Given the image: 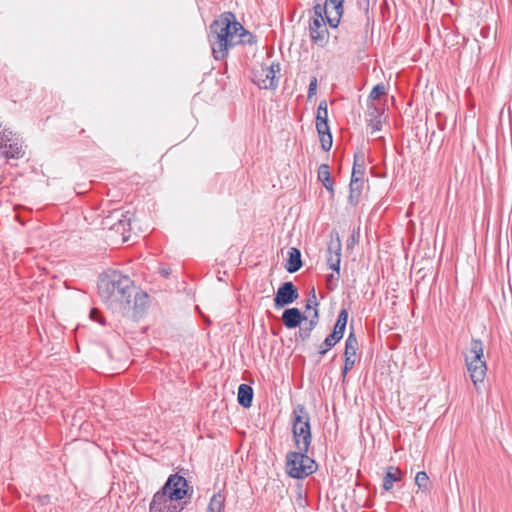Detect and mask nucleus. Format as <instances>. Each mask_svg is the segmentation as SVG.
Wrapping results in <instances>:
<instances>
[{
	"label": "nucleus",
	"instance_id": "f257e3e1",
	"mask_svg": "<svg viewBox=\"0 0 512 512\" xmlns=\"http://www.w3.org/2000/svg\"><path fill=\"white\" fill-rule=\"evenodd\" d=\"M97 288L101 301L113 314L138 321L148 309V294L137 291L133 280L120 271L100 274Z\"/></svg>",
	"mask_w": 512,
	"mask_h": 512
},
{
	"label": "nucleus",
	"instance_id": "f03ea898",
	"mask_svg": "<svg viewBox=\"0 0 512 512\" xmlns=\"http://www.w3.org/2000/svg\"><path fill=\"white\" fill-rule=\"evenodd\" d=\"M209 42L214 59L222 61L231 50L255 44L256 36L237 21L234 13L225 12L210 24Z\"/></svg>",
	"mask_w": 512,
	"mask_h": 512
},
{
	"label": "nucleus",
	"instance_id": "7ed1b4c3",
	"mask_svg": "<svg viewBox=\"0 0 512 512\" xmlns=\"http://www.w3.org/2000/svg\"><path fill=\"white\" fill-rule=\"evenodd\" d=\"M291 421L295 447H310L312 442L310 414L303 404H297L294 406L291 414Z\"/></svg>",
	"mask_w": 512,
	"mask_h": 512
},
{
	"label": "nucleus",
	"instance_id": "20e7f679",
	"mask_svg": "<svg viewBox=\"0 0 512 512\" xmlns=\"http://www.w3.org/2000/svg\"><path fill=\"white\" fill-rule=\"evenodd\" d=\"M330 29L332 37L344 49L357 47L364 38L361 24L356 21L343 19L337 26L330 27Z\"/></svg>",
	"mask_w": 512,
	"mask_h": 512
},
{
	"label": "nucleus",
	"instance_id": "39448f33",
	"mask_svg": "<svg viewBox=\"0 0 512 512\" xmlns=\"http://www.w3.org/2000/svg\"><path fill=\"white\" fill-rule=\"evenodd\" d=\"M313 10L315 17L310 21L309 35L313 42L323 46L327 43L329 37H332V30H328L325 22V7H321V4H316Z\"/></svg>",
	"mask_w": 512,
	"mask_h": 512
},
{
	"label": "nucleus",
	"instance_id": "423d86ee",
	"mask_svg": "<svg viewBox=\"0 0 512 512\" xmlns=\"http://www.w3.org/2000/svg\"><path fill=\"white\" fill-rule=\"evenodd\" d=\"M316 130L323 151H330L333 144V137L328 121V104L326 100L319 102L315 120Z\"/></svg>",
	"mask_w": 512,
	"mask_h": 512
},
{
	"label": "nucleus",
	"instance_id": "0eeeda50",
	"mask_svg": "<svg viewBox=\"0 0 512 512\" xmlns=\"http://www.w3.org/2000/svg\"><path fill=\"white\" fill-rule=\"evenodd\" d=\"M157 492L168 494L171 500H183L186 496H191L193 489L189 486L185 477L175 473L169 475L164 485Z\"/></svg>",
	"mask_w": 512,
	"mask_h": 512
},
{
	"label": "nucleus",
	"instance_id": "6e6552de",
	"mask_svg": "<svg viewBox=\"0 0 512 512\" xmlns=\"http://www.w3.org/2000/svg\"><path fill=\"white\" fill-rule=\"evenodd\" d=\"M102 225L103 228L120 234L125 242L128 240L126 233L130 231L131 217L129 212L124 213L120 209H115L103 218Z\"/></svg>",
	"mask_w": 512,
	"mask_h": 512
},
{
	"label": "nucleus",
	"instance_id": "1a4fd4ad",
	"mask_svg": "<svg viewBox=\"0 0 512 512\" xmlns=\"http://www.w3.org/2000/svg\"><path fill=\"white\" fill-rule=\"evenodd\" d=\"M279 72L280 66H254L251 79L260 89L275 90L279 79L276 74Z\"/></svg>",
	"mask_w": 512,
	"mask_h": 512
},
{
	"label": "nucleus",
	"instance_id": "9d476101",
	"mask_svg": "<svg viewBox=\"0 0 512 512\" xmlns=\"http://www.w3.org/2000/svg\"><path fill=\"white\" fill-rule=\"evenodd\" d=\"M187 505L186 501L171 500L170 497L156 492L150 502V512H182Z\"/></svg>",
	"mask_w": 512,
	"mask_h": 512
},
{
	"label": "nucleus",
	"instance_id": "9b49d317",
	"mask_svg": "<svg viewBox=\"0 0 512 512\" xmlns=\"http://www.w3.org/2000/svg\"><path fill=\"white\" fill-rule=\"evenodd\" d=\"M359 348L358 339L354 332L353 324H350V332L345 341L344 348V366L341 375L345 379L347 373L354 367L356 362V353Z\"/></svg>",
	"mask_w": 512,
	"mask_h": 512
},
{
	"label": "nucleus",
	"instance_id": "f8f14e48",
	"mask_svg": "<svg viewBox=\"0 0 512 512\" xmlns=\"http://www.w3.org/2000/svg\"><path fill=\"white\" fill-rule=\"evenodd\" d=\"M299 297L298 288L292 281H286L279 285L274 296V307L281 309L294 303Z\"/></svg>",
	"mask_w": 512,
	"mask_h": 512
},
{
	"label": "nucleus",
	"instance_id": "ddd939ff",
	"mask_svg": "<svg viewBox=\"0 0 512 512\" xmlns=\"http://www.w3.org/2000/svg\"><path fill=\"white\" fill-rule=\"evenodd\" d=\"M319 302L317 300L316 291L315 288L312 287V289L309 292L308 299L305 304V309L310 310L313 309V314L309 320V327H300L298 334L299 337L305 341L311 336V332L313 329L318 325L319 322V310H318Z\"/></svg>",
	"mask_w": 512,
	"mask_h": 512
},
{
	"label": "nucleus",
	"instance_id": "4468645a",
	"mask_svg": "<svg viewBox=\"0 0 512 512\" xmlns=\"http://www.w3.org/2000/svg\"><path fill=\"white\" fill-rule=\"evenodd\" d=\"M344 2L345 0H325V4H321V7H325L324 14L329 27L340 23L344 14Z\"/></svg>",
	"mask_w": 512,
	"mask_h": 512
},
{
	"label": "nucleus",
	"instance_id": "2eb2a0df",
	"mask_svg": "<svg viewBox=\"0 0 512 512\" xmlns=\"http://www.w3.org/2000/svg\"><path fill=\"white\" fill-rule=\"evenodd\" d=\"M291 460H293V457H291V451H289L286 454L285 470L291 478L300 480L313 474V470L308 469L303 462Z\"/></svg>",
	"mask_w": 512,
	"mask_h": 512
},
{
	"label": "nucleus",
	"instance_id": "dca6fc26",
	"mask_svg": "<svg viewBox=\"0 0 512 512\" xmlns=\"http://www.w3.org/2000/svg\"><path fill=\"white\" fill-rule=\"evenodd\" d=\"M465 361H466V366H467V370L469 372L470 378H471L476 390H479L478 385L483 382L485 375H486V371H487L486 362L484 360H479L478 362H476L471 359L470 360L465 359Z\"/></svg>",
	"mask_w": 512,
	"mask_h": 512
},
{
	"label": "nucleus",
	"instance_id": "f3484780",
	"mask_svg": "<svg viewBox=\"0 0 512 512\" xmlns=\"http://www.w3.org/2000/svg\"><path fill=\"white\" fill-rule=\"evenodd\" d=\"M306 319L307 317L305 314H303L297 307L287 308L282 313L283 324L288 329L300 327L301 323Z\"/></svg>",
	"mask_w": 512,
	"mask_h": 512
},
{
	"label": "nucleus",
	"instance_id": "a211bd4d",
	"mask_svg": "<svg viewBox=\"0 0 512 512\" xmlns=\"http://www.w3.org/2000/svg\"><path fill=\"white\" fill-rule=\"evenodd\" d=\"M296 449V451H291V457H293L292 461L303 462L308 469L313 470V473H315L318 469V464L308 455L310 447L300 446L296 447Z\"/></svg>",
	"mask_w": 512,
	"mask_h": 512
},
{
	"label": "nucleus",
	"instance_id": "6ab92c4d",
	"mask_svg": "<svg viewBox=\"0 0 512 512\" xmlns=\"http://www.w3.org/2000/svg\"><path fill=\"white\" fill-rule=\"evenodd\" d=\"M303 262L301 258V252L298 248L292 247L288 251V257L284 265L285 269L289 273H295L302 268Z\"/></svg>",
	"mask_w": 512,
	"mask_h": 512
},
{
	"label": "nucleus",
	"instance_id": "aec40b11",
	"mask_svg": "<svg viewBox=\"0 0 512 512\" xmlns=\"http://www.w3.org/2000/svg\"><path fill=\"white\" fill-rule=\"evenodd\" d=\"M347 322H348V309L342 308L339 311V314L337 316L336 322L334 324L333 330L330 333V335L335 337L339 341H341V339L344 336L345 330H346Z\"/></svg>",
	"mask_w": 512,
	"mask_h": 512
},
{
	"label": "nucleus",
	"instance_id": "412c9836",
	"mask_svg": "<svg viewBox=\"0 0 512 512\" xmlns=\"http://www.w3.org/2000/svg\"><path fill=\"white\" fill-rule=\"evenodd\" d=\"M363 183H364L363 179H359L356 177L351 178V180H350L348 203L352 207L357 206L360 201V197H361L362 189H363Z\"/></svg>",
	"mask_w": 512,
	"mask_h": 512
},
{
	"label": "nucleus",
	"instance_id": "4be33fe9",
	"mask_svg": "<svg viewBox=\"0 0 512 512\" xmlns=\"http://www.w3.org/2000/svg\"><path fill=\"white\" fill-rule=\"evenodd\" d=\"M403 478L402 471L396 466H389L383 478L382 487L385 491H390L395 482L401 481Z\"/></svg>",
	"mask_w": 512,
	"mask_h": 512
},
{
	"label": "nucleus",
	"instance_id": "5701e85b",
	"mask_svg": "<svg viewBox=\"0 0 512 512\" xmlns=\"http://www.w3.org/2000/svg\"><path fill=\"white\" fill-rule=\"evenodd\" d=\"M254 397L253 388L245 383H242L238 387L237 400L240 406L243 408H250L252 406Z\"/></svg>",
	"mask_w": 512,
	"mask_h": 512
},
{
	"label": "nucleus",
	"instance_id": "b1692460",
	"mask_svg": "<svg viewBox=\"0 0 512 512\" xmlns=\"http://www.w3.org/2000/svg\"><path fill=\"white\" fill-rule=\"evenodd\" d=\"M2 154L6 158L19 159L22 158L25 154L22 145L18 142V139H15L13 142H9L6 147L0 149Z\"/></svg>",
	"mask_w": 512,
	"mask_h": 512
},
{
	"label": "nucleus",
	"instance_id": "393cba45",
	"mask_svg": "<svg viewBox=\"0 0 512 512\" xmlns=\"http://www.w3.org/2000/svg\"><path fill=\"white\" fill-rule=\"evenodd\" d=\"M484 345L480 339H472L468 354L465 355V359L474 360L478 362L483 360Z\"/></svg>",
	"mask_w": 512,
	"mask_h": 512
},
{
	"label": "nucleus",
	"instance_id": "a878e982",
	"mask_svg": "<svg viewBox=\"0 0 512 512\" xmlns=\"http://www.w3.org/2000/svg\"><path fill=\"white\" fill-rule=\"evenodd\" d=\"M225 499L222 491L215 493L210 499L206 512H224Z\"/></svg>",
	"mask_w": 512,
	"mask_h": 512
},
{
	"label": "nucleus",
	"instance_id": "bb28decb",
	"mask_svg": "<svg viewBox=\"0 0 512 512\" xmlns=\"http://www.w3.org/2000/svg\"><path fill=\"white\" fill-rule=\"evenodd\" d=\"M365 163L363 153L354 155V164L352 168L351 178H359L364 180Z\"/></svg>",
	"mask_w": 512,
	"mask_h": 512
},
{
	"label": "nucleus",
	"instance_id": "cd10ccee",
	"mask_svg": "<svg viewBox=\"0 0 512 512\" xmlns=\"http://www.w3.org/2000/svg\"><path fill=\"white\" fill-rule=\"evenodd\" d=\"M339 342L340 341L338 339L328 334L324 341L319 345L318 354L320 356L326 355L328 351L331 350Z\"/></svg>",
	"mask_w": 512,
	"mask_h": 512
},
{
	"label": "nucleus",
	"instance_id": "c85d7f7f",
	"mask_svg": "<svg viewBox=\"0 0 512 512\" xmlns=\"http://www.w3.org/2000/svg\"><path fill=\"white\" fill-rule=\"evenodd\" d=\"M328 164H321L318 168V180L324 185L332 183L330 170Z\"/></svg>",
	"mask_w": 512,
	"mask_h": 512
},
{
	"label": "nucleus",
	"instance_id": "c756f323",
	"mask_svg": "<svg viewBox=\"0 0 512 512\" xmlns=\"http://www.w3.org/2000/svg\"><path fill=\"white\" fill-rule=\"evenodd\" d=\"M415 483L421 491H427L429 489V477L425 471H419L415 477Z\"/></svg>",
	"mask_w": 512,
	"mask_h": 512
},
{
	"label": "nucleus",
	"instance_id": "7c9ffc66",
	"mask_svg": "<svg viewBox=\"0 0 512 512\" xmlns=\"http://www.w3.org/2000/svg\"><path fill=\"white\" fill-rule=\"evenodd\" d=\"M336 238L331 239L328 243L327 252L328 255L341 254L342 245L338 233H335Z\"/></svg>",
	"mask_w": 512,
	"mask_h": 512
},
{
	"label": "nucleus",
	"instance_id": "2f4dec72",
	"mask_svg": "<svg viewBox=\"0 0 512 512\" xmlns=\"http://www.w3.org/2000/svg\"><path fill=\"white\" fill-rule=\"evenodd\" d=\"M341 254L328 255L327 265L335 273H340Z\"/></svg>",
	"mask_w": 512,
	"mask_h": 512
},
{
	"label": "nucleus",
	"instance_id": "473e14b6",
	"mask_svg": "<svg viewBox=\"0 0 512 512\" xmlns=\"http://www.w3.org/2000/svg\"><path fill=\"white\" fill-rule=\"evenodd\" d=\"M16 138L14 137V134L9 129H3L0 131V149L3 147H6L7 144L10 142H13Z\"/></svg>",
	"mask_w": 512,
	"mask_h": 512
},
{
	"label": "nucleus",
	"instance_id": "72a5a7b5",
	"mask_svg": "<svg viewBox=\"0 0 512 512\" xmlns=\"http://www.w3.org/2000/svg\"><path fill=\"white\" fill-rule=\"evenodd\" d=\"M385 94H386V88H385L384 84L379 83L373 87L372 91L370 92L369 98H371L373 100H378Z\"/></svg>",
	"mask_w": 512,
	"mask_h": 512
},
{
	"label": "nucleus",
	"instance_id": "f704fd0d",
	"mask_svg": "<svg viewBox=\"0 0 512 512\" xmlns=\"http://www.w3.org/2000/svg\"><path fill=\"white\" fill-rule=\"evenodd\" d=\"M339 278H340V273L339 274L331 273V274L326 275V286L329 291H334L336 289L337 282H338Z\"/></svg>",
	"mask_w": 512,
	"mask_h": 512
},
{
	"label": "nucleus",
	"instance_id": "c9c22d12",
	"mask_svg": "<svg viewBox=\"0 0 512 512\" xmlns=\"http://www.w3.org/2000/svg\"><path fill=\"white\" fill-rule=\"evenodd\" d=\"M90 319L92 321H95L99 324H101L102 326H105L106 325V320H105V317L102 315L101 311L97 308H92L90 310Z\"/></svg>",
	"mask_w": 512,
	"mask_h": 512
},
{
	"label": "nucleus",
	"instance_id": "e433bc0d",
	"mask_svg": "<svg viewBox=\"0 0 512 512\" xmlns=\"http://www.w3.org/2000/svg\"><path fill=\"white\" fill-rule=\"evenodd\" d=\"M317 89V78L314 76L308 86V99L315 95Z\"/></svg>",
	"mask_w": 512,
	"mask_h": 512
},
{
	"label": "nucleus",
	"instance_id": "4c0bfd02",
	"mask_svg": "<svg viewBox=\"0 0 512 512\" xmlns=\"http://www.w3.org/2000/svg\"><path fill=\"white\" fill-rule=\"evenodd\" d=\"M369 126H371L372 128V133L379 131L382 127L381 120L378 119V117H375L374 119L371 120Z\"/></svg>",
	"mask_w": 512,
	"mask_h": 512
},
{
	"label": "nucleus",
	"instance_id": "58836bf2",
	"mask_svg": "<svg viewBox=\"0 0 512 512\" xmlns=\"http://www.w3.org/2000/svg\"><path fill=\"white\" fill-rule=\"evenodd\" d=\"M50 500H51V497L50 495L48 494H45V495H38L37 496V501L39 502L40 505L42 506H45V505H48L50 503Z\"/></svg>",
	"mask_w": 512,
	"mask_h": 512
},
{
	"label": "nucleus",
	"instance_id": "ea45409f",
	"mask_svg": "<svg viewBox=\"0 0 512 512\" xmlns=\"http://www.w3.org/2000/svg\"><path fill=\"white\" fill-rule=\"evenodd\" d=\"M357 4L360 9L364 10L365 12H368L369 6H370V0H358Z\"/></svg>",
	"mask_w": 512,
	"mask_h": 512
},
{
	"label": "nucleus",
	"instance_id": "a19ab883",
	"mask_svg": "<svg viewBox=\"0 0 512 512\" xmlns=\"http://www.w3.org/2000/svg\"><path fill=\"white\" fill-rule=\"evenodd\" d=\"M331 196L334 195V182L324 185Z\"/></svg>",
	"mask_w": 512,
	"mask_h": 512
},
{
	"label": "nucleus",
	"instance_id": "79ce46f5",
	"mask_svg": "<svg viewBox=\"0 0 512 512\" xmlns=\"http://www.w3.org/2000/svg\"><path fill=\"white\" fill-rule=\"evenodd\" d=\"M160 274L164 277H168L171 274V269L170 268H161Z\"/></svg>",
	"mask_w": 512,
	"mask_h": 512
},
{
	"label": "nucleus",
	"instance_id": "37998d69",
	"mask_svg": "<svg viewBox=\"0 0 512 512\" xmlns=\"http://www.w3.org/2000/svg\"><path fill=\"white\" fill-rule=\"evenodd\" d=\"M2 127V123L0 122V128Z\"/></svg>",
	"mask_w": 512,
	"mask_h": 512
}]
</instances>
